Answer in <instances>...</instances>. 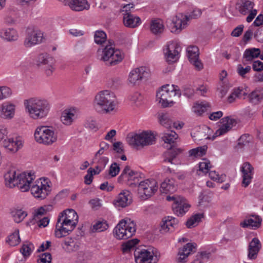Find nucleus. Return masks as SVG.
Masks as SVG:
<instances>
[{
    "label": "nucleus",
    "instance_id": "obj_7",
    "mask_svg": "<svg viewBox=\"0 0 263 263\" xmlns=\"http://www.w3.org/2000/svg\"><path fill=\"white\" fill-rule=\"evenodd\" d=\"M36 142L46 145H51L58 139L57 134L52 126H40L36 127L34 134Z\"/></svg>",
    "mask_w": 263,
    "mask_h": 263
},
{
    "label": "nucleus",
    "instance_id": "obj_20",
    "mask_svg": "<svg viewBox=\"0 0 263 263\" xmlns=\"http://www.w3.org/2000/svg\"><path fill=\"white\" fill-rule=\"evenodd\" d=\"M138 177V174L137 172L132 170L129 166H126L118 177V181L120 183L132 184L136 183Z\"/></svg>",
    "mask_w": 263,
    "mask_h": 263
},
{
    "label": "nucleus",
    "instance_id": "obj_47",
    "mask_svg": "<svg viewBox=\"0 0 263 263\" xmlns=\"http://www.w3.org/2000/svg\"><path fill=\"white\" fill-rule=\"evenodd\" d=\"M249 99L251 103L257 104L263 100V93L257 91H254L249 94Z\"/></svg>",
    "mask_w": 263,
    "mask_h": 263
},
{
    "label": "nucleus",
    "instance_id": "obj_16",
    "mask_svg": "<svg viewBox=\"0 0 263 263\" xmlns=\"http://www.w3.org/2000/svg\"><path fill=\"white\" fill-rule=\"evenodd\" d=\"M219 123V128L215 133V137L227 134L236 125L237 121L231 116H227L222 118Z\"/></svg>",
    "mask_w": 263,
    "mask_h": 263
},
{
    "label": "nucleus",
    "instance_id": "obj_62",
    "mask_svg": "<svg viewBox=\"0 0 263 263\" xmlns=\"http://www.w3.org/2000/svg\"><path fill=\"white\" fill-rule=\"evenodd\" d=\"M88 256L86 253L83 252H79L77 254V258L74 263H86Z\"/></svg>",
    "mask_w": 263,
    "mask_h": 263
},
{
    "label": "nucleus",
    "instance_id": "obj_17",
    "mask_svg": "<svg viewBox=\"0 0 263 263\" xmlns=\"http://www.w3.org/2000/svg\"><path fill=\"white\" fill-rule=\"evenodd\" d=\"M36 65L43 68L47 76L52 75L55 69L52 58L46 53H42L37 57Z\"/></svg>",
    "mask_w": 263,
    "mask_h": 263
},
{
    "label": "nucleus",
    "instance_id": "obj_2",
    "mask_svg": "<svg viewBox=\"0 0 263 263\" xmlns=\"http://www.w3.org/2000/svg\"><path fill=\"white\" fill-rule=\"evenodd\" d=\"M78 218L77 213L72 209L60 213L55 226V236L59 238L68 235L76 227Z\"/></svg>",
    "mask_w": 263,
    "mask_h": 263
},
{
    "label": "nucleus",
    "instance_id": "obj_27",
    "mask_svg": "<svg viewBox=\"0 0 263 263\" xmlns=\"http://www.w3.org/2000/svg\"><path fill=\"white\" fill-rule=\"evenodd\" d=\"M19 35L13 28H3L0 30V37L7 42H14L18 40Z\"/></svg>",
    "mask_w": 263,
    "mask_h": 263
},
{
    "label": "nucleus",
    "instance_id": "obj_29",
    "mask_svg": "<svg viewBox=\"0 0 263 263\" xmlns=\"http://www.w3.org/2000/svg\"><path fill=\"white\" fill-rule=\"evenodd\" d=\"M261 248V244L257 238H254L249 243L248 250V257L250 259L257 258L258 253Z\"/></svg>",
    "mask_w": 263,
    "mask_h": 263
},
{
    "label": "nucleus",
    "instance_id": "obj_64",
    "mask_svg": "<svg viewBox=\"0 0 263 263\" xmlns=\"http://www.w3.org/2000/svg\"><path fill=\"white\" fill-rule=\"evenodd\" d=\"M250 70L251 67L249 66H247L244 68L241 65L239 64L237 67L238 73L242 77H245V74L250 72Z\"/></svg>",
    "mask_w": 263,
    "mask_h": 263
},
{
    "label": "nucleus",
    "instance_id": "obj_19",
    "mask_svg": "<svg viewBox=\"0 0 263 263\" xmlns=\"http://www.w3.org/2000/svg\"><path fill=\"white\" fill-rule=\"evenodd\" d=\"M132 201V195L130 192L127 190H124L115 198L113 203L117 208H124L130 205Z\"/></svg>",
    "mask_w": 263,
    "mask_h": 263
},
{
    "label": "nucleus",
    "instance_id": "obj_21",
    "mask_svg": "<svg viewBox=\"0 0 263 263\" xmlns=\"http://www.w3.org/2000/svg\"><path fill=\"white\" fill-rule=\"evenodd\" d=\"M65 6H68L72 10L82 11L88 10L90 5L87 0H59Z\"/></svg>",
    "mask_w": 263,
    "mask_h": 263
},
{
    "label": "nucleus",
    "instance_id": "obj_12",
    "mask_svg": "<svg viewBox=\"0 0 263 263\" xmlns=\"http://www.w3.org/2000/svg\"><path fill=\"white\" fill-rule=\"evenodd\" d=\"M194 12L193 11L192 14L189 15L178 13L174 16L169 25L171 31L176 34L180 33L186 26L189 21L195 18Z\"/></svg>",
    "mask_w": 263,
    "mask_h": 263
},
{
    "label": "nucleus",
    "instance_id": "obj_33",
    "mask_svg": "<svg viewBox=\"0 0 263 263\" xmlns=\"http://www.w3.org/2000/svg\"><path fill=\"white\" fill-rule=\"evenodd\" d=\"M76 112L72 108L64 110L61 117L62 122L65 125H70L76 118Z\"/></svg>",
    "mask_w": 263,
    "mask_h": 263
},
{
    "label": "nucleus",
    "instance_id": "obj_11",
    "mask_svg": "<svg viewBox=\"0 0 263 263\" xmlns=\"http://www.w3.org/2000/svg\"><path fill=\"white\" fill-rule=\"evenodd\" d=\"M158 189V185L155 179H146L141 181L138 186V194L143 200L153 196Z\"/></svg>",
    "mask_w": 263,
    "mask_h": 263
},
{
    "label": "nucleus",
    "instance_id": "obj_52",
    "mask_svg": "<svg viewBox=\"0 0 263 263\" xmlns=\"http://www.w3.org/2000/svg\"><path fill=\"white\" fill-rule=\"evenodd\" d=\"M100 173V170L98 171H95L92 168L90 167L87 170V174L84 177V183L86 184H90L93 180V175L99 174Z\"/></svg>",
    "mask_w": 263,
    "mask_h": 263
},
{
    "label": "nucleus",
    "instance_id": "obj_22",
    "mask_svg": "<svg viewBox=\"0 0 263 263\" xmlns=\"http://www.w3.org/2000/svg\"><path fill=\"white\" fill-rule=\"evenodd\" d=\"M242 174V185L247 187L251 183L254 174V168L252 165L248 162H245L240 167Z\"/></svg>",
    "mask_w": 263,
    "mask_h": 263
},
{
    "label": "nucleus",
    "instance_id": "obj_23",
    "mask_svg": "<svg viewBox=\"0 0 263 263\" xmlns=\"http://www.w3.org/2000/svg\"><path fill=\"white\" fill-rule=\"evenodd\" d=\"M196 244L195 243H187L179 250L178 261L185 262L186 258L191 253L195 252Z\"/></svg>",
    "mask_w": 263,
    "mask_h": 263
},
{
    "label": "nucleus",
    "instance_id": "obj_39",
    "mask_svg": "<svg viewBox=\"0 0 263 263\" xmlns=\"http://www.w3.org/2000/svg\"><path fill=\"white\" fill-rule=\"evenodd\" d=\"M198 133L200 134V137L203 139L213 140L216 138L214 137L215 133L212 135V130L204 125L200 126Z\"/></svg>",
    "mask_w": 263,
    "mask_h": 263
},
{
    "label": "nucleus",
    "instance_id": "obj_54",
    "mask_svg": "<svg viewBox=\"0 0 263 263\" xmlns=\"http://www.w3.org/2000/svg\"><path fill=\"white\" fill-rule=\"evenodd\" d=\"M129 100L136 106H138L142 104L143 97L140 93L136 92L130 95Z\"/></svg>",
    "mask_w": 263,
    "mask_h": 263
},
{
    "label": "nucleus",
    "instance_id": "obj_41",
    "mask_svg": "<svg viewBox=\"0 0 263 263\" xmlns=\"http://www.w3.org/2000/svg\"><path fill=\"white\" fill-rule=\"evenodd\" d=\"M176 190V187L174 185L173 181L169 179H166L161 183L160 191L165 194L173 192Z\"/></svg>",
    "mask_w": 263,
    "mask_h": 263
},
{
    "label": "nucleus",
    "instance_id": "obj_26",
    "mask_svg": "<svg viewBox=\"0 0 263 263\" xmlns=\"http://www.w3.org/2000/svg\"><path fill=\"white\" fill-rule=\"evenodd\" d=\"M23 143L19 138H8L3 141V146L9 151L15 153L23 147Z\"/></svg>",
    "mask_w": 263,
    "mask_h": 263
},
{
    "label": "nucleus",
    "instance_id": "obj_43",
    "mask_svg": "<svg viewBox=\"0 0 263 263\" xmlns=\"http://www.w3.org/2000/svg\"><path fill=\"white\" fill-rule=\"evenodd\" d=\"M212 167V165L210 160L207 159H202L198 163V171L203 174L208 173Z\"/></svg>",
    "mask_w": 263,
    "mask_h": 263
},
{
    "label": "nucleus",
    "instance_id": "obj_48",
    "mask_svg": "<svg viewBox=\"0 0 263 263\" xmlns=\"http://www.w3.org/2000/svg\"><path fill=\"white\" fill-rule=\"evenodd\" d=\"M120 170L119 165L116 162L111 164L108 170V173L105 175V177L109 179L116 176Z\"/></svg>",
    "mask_w": 263,
    "mask_h": 263
},
{
    "label": "nucleus",
    "instance_id": "obj_57",
    "mask_svg": "<svg viewBox=\"0 0 263 263\" xmlns=\"http://www.w3.org/2000/svg\"><path fill=\"white\" fill-rule=\"evenodd\" d=\"M12 94V91L10 88L7 86L0 87V100L10 97Z\"/></svg>",
    "mask_w": 263,
    "mask_h": 263
},
{
    "label": "nucleus",
    "instance_id": "obj_60",
    "mask_svg": "<svg viewBox=\"0 0 263 263\" xmlns=\"http://www.w3.org/2000/svg\"><path fill=\"white\" fill-rule=\"evenodd\" d=\"M97 159H98V165L96 166V168L98 170L100 169L101 172L107 163L108 159L106 157L99 156Z\"/></svg>",
    "mask_w": 263,
    "mask_h": 263
},
{
    "label": "nucleus",
    "instance_id": "obj_31",
    "mask_svg": "<svg viewBox=\"0 0 263 263\" xmlns=\"http://www.w3.org/2000/svg\"><path fill=\"white\" fill-rule=\"evenodd\" d=\"M123 24L125 26L134 28L139 26L141 23L140 18L131 13L123 14Z\"/></svg>",
    "mask_w": 263,
    "mask_h": 263
},
{
    "label": "nucleus",
    "instance_id": "obj_8",
    "mask_svg": "<svg viewBox=\"0 0 263 263\" xmlns=\"http://www.w3.org/2000/svg\"><path fill=\"white\" fill-rule=\"evenodd\" d=\"M136 224L130 219L121 220L114 230L115 237L118 239H127L136 232Z\"/></svg>",
    "mask_w": 263,
    "mask_h": 263
},
{
    "label": "nucleus",
    "instance_id": "obj_34",
    "mask_svg": "<svg viewBox=\"0 0 263 263\" xmlns=\"http://www.w3.org/2000/svg\"><path fill=\"white\" fill-rule=\"evenodd\" d=\"M187 56L190 62L197 67V47L190 45L186 49Z\"/></svg>",
    "mask_w": 263,
    "mask_h": 263
},
{
    "label": "nucleus",
    "instance_id": "obj_44",
    "mask_svg": "<svg viewBox=\"0 0 263 263\" xmlns=\"http://www.w3.org/2000/svg\"><path fill=\"white\" fill-rule=\"evenodd\" d=\"M108 228V224L106 221H98L91 228L92 233L101 232L106 230Z\"/></svg>",
    "mask_w": 263,
    "mask_h": 263
},
{
    "label": "nucleus",
    "instance_id": "obj_18",
    "mask_svg": "<svg viewBox=\"0 0 263 263\" xmlns=\"http://www.w3.org/2000/svg\"><path fill=\"white\" fill-rule=\"evenodd\" d=\"M148 76V70L145 67H140L132 70L128 76V82L133 85H138L142 80Z\"/></svg>",
    "mask_w": 263,
    "mask_h": 263
},
{
    "label": "nucleus",
    "instance_id": "obj_5",
    "mask_svg": "<svg viewBox=\"0 0 263 263\" xmlns=\"http://www.w3.org/2000/svg\"><path fill=\"white\" fill-rule=\"evenodd\" d=\"M100 60L109 66H114L120 63L124 58L123 53L119 50L115 49L109 41L104 48L98 50Z\"/></svg>",
    "mask_w": 263,
    "mask_h": 263
},
{
    "label": "nucleus",
    "instance_id": "obj_30",
    "mask_svg": "<svg viewBox=\"0 0 263 263\" xmlns=\"http://www.w3.org/2000/svg\"><path fill=\"white\" fill-rule=\"evenodd\" d=\"M261 219L256 215H252L241 221L240 225L242 228H250L253 229L259 228L261 225Z\"/></svg>",
    "mask_w": 263,
    "mask_h": 263
},
{
    "label": "nucleus",
    "instance_id": "obj_38",
    "mask_svg": "<svg viewBox=\"0 0 263 263\" xmlns=\"http://www.w3.org/2000/svg\"><path fill=\"white\" fill-rule=\"evenodd\" d=\"M182 149L181 148H171L167 150L164 154V162H168L173 163V161L177 155L181 153Z\"/></svg>",
    "mask_w": 263,
    "mask_h": 263
},
{
    "label": "nucleus",
    "instance_id": "obj_13",
    "mask_svg": "<svg viewBox=\"0 0 263 263\" xmlns=\"http://www.w3.org/2000/svg\"><path fill=\"white\" fill-rule=\"evenodd\" d=\"M255 4L250 0H240L236 4V8L239 12L246 15L248 14L246 21L251 22L257 14V10L254 9Z\"/></svg>",
    "mask_w": 263,
    "mask_h": 263
},
{
    "label": "nucleus",
    "instance_id": "obj_24",
    "mask_svg": "<svg viewBox=\"0 0 263 263\" xmlns=\"http://www.w3.org/2000/svg\"><path fill=\"white\" fill-rule=\"evenodd\" d=\"M190 205L186 202L185 199L179 197L176 200V202L172 204V209L174 212L177 215H182L189 209Z\"/></svg>",
    "mask_w": 263,
    "mask_h": 263
},
{
    "label": "nucleus",
    "instance_id": "obj_46",
    "mask_svg": "<svg viewBox=\"0 0 263 263\" xmlns=\"http://www.w3.org/2000/svg\"><path fill=\"white\" fill-rule=\"evenodd\" d=\"M11 214L17 223L22 221L27 215V212L22 209H15L11 212Z\"/></svg>",
    "mask_w": 263,
    "mask_h": 263
},
{
    "label": "nucleus",
    "instance_id": "obj_37",
    "mask_svg": "<svg viewBox=\"0 0 263 263\" xmlns=\"http://www.w3.org/2000/svg\"><path fill=\"white\" fill-rule=\"evenodd\" d=\"M252 140V137L250 135L248 134L242 135L238 140L237 143L235 146V149L238 151L245 146H249Z\"/></svg>",
    "mask_w": 263,
    "mask_h": 263
},
{
    "label": "nucleus",
    "instance_id": "obj_53",
    "mask_svg": "<svg viewBox=\"0 0 263 263\" xmlns=\"http://www.w3.org/2000/svg\"><path fill=\"white\" fill-rule=\"evenodd\" d=\"M209 175L210 178L216 182L222 183L226 180V176L224 174L219 175L215 171H209Z\"/></svg>",
    "mask_w": 263,
    "mask_h": 263
},
{
    "label": "nucleus",
    "instance_id": "obj_45",
    "mask_svg": "<svg viewBox=\"0 0 263 263\" xmlns=\"http://www.w3.org/2000/svg\"><path fill=\"white\" fill-rule=\"evenodd\" d=\"M229 88L228 81H219L217 86L218 95L221 98L223 97L227 94Z\"/></svg>",
    "mask_w": 263,
    "mask_h": 263
},
{
    "label": "nucleus",
    "instance_id": "obj_40",
    "mask_svg": "<svg viewBox=\"0 0 263 263\" xmlns=\"http://www.w3.org/2000/svg\"><path fill=\"white\" fill-rule=\"evenodd\" d=\"M161 138L165 143L171 144L178 139V136L175 132L167 130L162 134Z\"/></svg>",
    "mask_w": 263,
    "mask_h": 263
},
{
    "label": "nucleus",
    "instance_id": "obj_15",
    "mask_svg": "<svg viewBox=\"0 0 263 263\" xmlns=\"http://www.w3.org/2000/svg\"><path fill=\"white\" fill-rule=\"evenodd\" d=\"M181 51V47L177 41H171L168 43L164 49L166 61L169 63H173L178 61L179 54Z\"/></svg>",
    "mask_w": 263,
    "mask_h": 263
},
{
    "label": "nucleus",
    "instance_id": "obj_1",
    "mask_svg": "<svg viewBox=\"0 0 263 263\" xmlns=\"http://www.w3.org/2000/svg\"><path fill=\"white\" fill-rule=\"evenodd\" d=\"M5 184L12 188L16 186L22 192H27L30 189L31 193L35 198L44 199L51 191L50 181L47 178H40L33 182L34 173H23L16 175L13 170L8 171L4 176Z\"/></svg>",
    "mask_w": 263,
    "mask_h": 263
},
{
    "label": "nucleus",
    "instance_id": "obj_9",
    "mask_svg": "<svg viewBox=\"0 0 263 263\" xmlns=\"http://www.w3.org/2000/svg\"><path fill=\"white\" fill-rule=\"evenodd\" d=\"M127 142L130 145L143 147L154 144L155 142V138L151 132L145 131L140 134L128 135Z\"/></svg>",
    "mask_w": 263,
    "mask_h": 263
},
{
    "label": "nucleus",
    "instance_id": "obj_14",
    "mask_svg": "<svg viewBox=\"0 0 263 263\" xmlns=\"http://www.w3.org/2000/svg\"><path fill=\"white\" fill-rule=\"evenodd\" d=\"M43 40V33L34 27H29L26 30V35L24 41V45L30 48L41 44Z\"/></svg>",
    "mask_w": 263,
    "mask_h": 263
},
{
    "label": "nucleus",
    "instance_id": "obj_10",
    "mask_svg": "<svg viewBox=\"0 0 263 263\" xmlns=\"http://www.w3.org/2000/svg\"><path fill=\"white\" fill-rule=\"evenodd\" d=\"M134 257L136 263H157L159 254L154 248H137L134 251Z\"/></svg>",
    "mask_w": 263,
    "mask_h": 263
},
{
    "label": "nucleus",
    "instance_id": "obj_59",
    "mask_svg": "<svg viewBox=\"0 0 263 263\" xmlns=\"http://www.w3.org/2000/svg\"><path fill=\"white\" fill-rule=\"evenodd\" d=\"M100 148L96 154L94 159H97L99 156L103 154L105 151H108L109 148V144L103 141L100 143Z\"/></svg>",
    "mask_w": 263,
    "mask_h": 263
},
{
    "label": "nucleus",
    "instance_id": "obj_28",
    "mask_svg": "<svg viewBox=\"0 0 263 263\" xmlns=\"http://www.w3.org/2000/svg\"><path fill=\"white\" fill-rule=\"evenodd\" d=\"M62 249L67 253H72L79 249L80 243L72 237L66 238L61 243Z\"/></svg>",
    "mask_w": 263,
    "mask_h": 263
},
{
    "label": "nucleus",
    "instance_id": "obj_4",
    "mask_svg": "<svg viewBox=\"0 0 263 263\" xmlns=\"http://www.w3.org/2000/svg\"><path fill=\"white\" fill-rule=\"evenodd\" d=\"M24 106L29 116L34 120L46 117L50 109L49 102L46 99L39 98L25 100Z\"/></svg>",
    "mask_w": 263,
    "mask_h": 263
},
{
    "label": "nucleus",
    "instance_id": "obj_63",
    "mask_svg": "<svg viewBox=\"0 0 263 263\" xmlns=\"http://www.w3.org/2000/svg\"><path fill=\"white\" fill-rule=\"evenodd\" d=\"M46 213V210L43 207H40L34 211L33 214V219L34 221H37L38 219L41 218V217L44 215Z\"/></svg>",
    "mask_w": 263,
    "mask_h": 263
},
{
    "label": "nucleus",
    "instance_id": "obj_51",
    "mask_svg": "<svg viewBox=\"0 0 263 263\" xmlns=\"http://www.w3.org/2000/svg\"><path fill=\"white\" fill-rule=\"evenodd\" d=\"M34 249L33 245L32 243L26 242L22 246L20 252L24 256H29Z\"/></svg>",
    "mask_w": 263,
    "mask_h": 263
},
{
    "label": "nucleus",
    "instance_id": "obj_49",
    "mask_svg": "<svg viewBox=\"0 0 263 263\" xmlns=\"http://www.w3.org/2000/svg\"><path fill=\"white\" fill-rule=\"evenodd\" d=\"M139 242V240L137 239H133L127 241L122 245V251L123 253H128L134 249L135 246Z\"/></svg>",
    "mask_w": 263,
    "mask_h": 263
},
{
    "label": "nucleus",
    "instance_id": "obj_55",
    "mask_svg": "<svg viewBox=\"0 0 263 263\" xmlns=\"http://www.w3.org/2000/svg\"><path fill=\"white\" fill-rule=\"evenodd\" d=\"M106 34L103 31H97L95 34V41L98 44H102L106 40Z\"/></svg>",
    "mask_w": 263,
    "mask_h": 263
},
{
    "label": "nucleus",
    "instance_id": "obj_35",
    "mask_svg": "<svg viewBox=\"0 0 263 263\" xmlns=\"http://www.w3.org/2000/svg\"><path fill=\"white\" fill-rule=\"evenodd\" d=\"M164 27L162 20L155 19L151 21L150 24L151 31L154 34H159L164 31Z\"/></svg>",
    "mask_w": 263,
    "mask_h": 263
},
{
    "label": "nucleus",
    "instance_id": "obj_58",
    "mask_svg": "<svg viewBox=\"0 0 263 263\" xmlns=\"http://www.w3.org/2000/svg\"><path fill=\"white\" fill-rule=\"evenodd\" d=\"M234 89L238 98L245 99L249 92L248 87L246 86H240Z\"/></svg>",
    "mask_w": 263,
    "mask_h": 263
},
{
    "label": "nucleus",
    "instance_id": "obj_56",
    "mask_svg": "<svg viewBox=\"0 0 263 263\" xmlns=\"http://www.w3.org/2000/svg\"><path fill=\"white\" fill-rule=\"evenodd\" d=\"M159 121L160 124L164 127H170L172 123V121L167 114H161L159 115Z\"/></svg>",
    "mask_w": 263,
    "mask_h": 263
},
{
    "label": "nucleus",
    "instance_id": "obj_42",
    "mask_svg": "<svg viewBox=\"0 0 263 263\" xmlns=\"http://www.w3.org/2000/svg\"><path fill=\"white\" fill-rule=\"evenodd\" d=\"M6 241L11 246H16L18 245L21 242L19 230L16 229L14 232L9 235Z\"/></svg>",
    "mask_w": 263,
    "mask_h": 263
},
{
    "label": "nucleus",
    "instance_id": "obj_3",
    "mask_svg": "<svg viewBox=\"0 0 263 263\" xmlns=\"http://www.w3.org/2000/svg\"><path fill=\"white\" fill-rule=\"evenodd\" d=\"M117 104L115 95L108 90L98 92L93 101L95 109L100 114H109L115 111Z\"/></svg>",
    "mask_w": 263,
    "mask_h": 263
},
{
    "label": "nucleus",
    "instance_id": "obj_36",
    "mask_svg": "<svg viewBox=\"0 0 263 263\" xmlns=\"http://www.w3.org/2000/svg\"><path fill=\"white\" fill-rule=\"evenodd\" d=\"M260 55V50L259 48H251L247 49L243 53V58L247 61H252Z\"/></svg>",
    "mask_w": 263,
    "mask_h": 263
},
{
    "label": "nucleus",
    "instance_id": "obj_6",
    "mask_svg": "<svg viewBox=\"0 0 263 263\" xmlns=\"http://www.w3.org/2000/svg\"><path fill=\"white\" fill-rule=\"evenodd\" d=\"M181 95L178 86L166 84L163 86L157 92V100L163 107L171 106L174 104L172 98L174 97H180Z\"/></svg>",
    "mask_w": 263,
    "mask_h": 263
},
{
    "label": "nucleus",
    "instance_id": "obj_32",
    "mask_svg": "<svg viewBox=\"0 0 263 263\" xmlns=\"http://www.w3.org/2000/svg\"><path fill=\"white\" fill-rule=\"evenodd\" d=\"M178 220L173 217L168 216L163 220L160 231L162 233L173 232L177 227Z\"/></svg>",
    "mask_w": 263,
    "mask_h": 263
},
{
    "label": "nucleus",
    "instance_id": "obj_25",
    "mask_svg": "<svg viewBox=\"0 0 263 263\" xmlns=\"http://www.w3.org/2000/svg\"><path fill=\"white\" fill-rule=\"evenodd\" d=\"M15 106L10 102H5L0 106V117L4 119H11L15 114Z\"/></svg>",
    "mask_w": 263,
    "mask_h": 263
},
{
    "label": "nucleus",
    "instance_id": "obj_50",
    "mask_svg": "<svg viewBox=\"0 0 263 263\" xmlns=\"http://www.w3.org/2000/svg\"><path fill=\"white\" fill-rule=\"evenodd\" d=\"M210 109L211 106L208 102L204 101L198 103V115L208 114Z\"/></svg>",
    "mask_w": 263,
    "mask_h": 263
},
{
    "label": "nucleus",
    "instance_id": "obj_61",
    "mask_svg": "<svg viewBox=\"0 0 263 263\" xmlns=\"http://www.w3.org/2000/svg\"><path fill=\"white\" fill-rule=\"evenodd\" d=\"M51 255L50 253H44L40 256V258L37 260L38 263H51Z\"/></svg>",
    "mask_w": 263,
    "mask_h": 263
}]
</instances>
